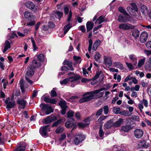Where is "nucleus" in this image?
Masks as SVG:
<instances>
[{
  "label": "nucleus",
  "mask_w": 151,
  "mask_h": 151,
  "mask_svg": "<svg viewBox=\"0 0 151 151\" xmlns=\"http://www.w3.org/2000/svg\"><path fill=\"white\" fill-rule=\"evenodd\" d=\"M104 89V88H102L93 91L87 92L83 95V97L80 100L79 102L82 103L89 101L92 99H94L96 94L98 93Z\"/></svg>",
  "instance_id": "f257e3e1"
},
{
  "label": "nucleus",
  "mask_w": 151,
  "mask_h": 151,
  "mask_svg": "<svg viewBox=\"0 0 151 151\" xmlns=\"http://www.w3.org/2000/svg\"><path fill=\"white\" fill-rule=\"evenodd\" d=\"M80 78V77L79 76L76 75L74 76L66 78L63 80L60 81V83L61 84H66L68 82L73 83L71 85V86L73 87L76 84H77L80 83L79 79Z\"/></svg>",
  "instance_id": "f03ea898"
},
{
  "label": "nucleus",
  "mask_w": 151,
  "mask_h": 151,
  "mask_svg": "<svg viewBox=\"0 0 151 151\" xmlns=\"http://www.w3.org/2000/svg\"><path fill=\"white\" fill-rule=\"evenodd\" d=\"M40 107L42 110L45 111V114H42L41 113H40V115L42 116L49 114L53 112V109L52 107L47 104L42 103L40 105Z\"/></svg>",
  "instance_id": "7ed1b4c3"
},
{
  "label": "nucleus",
  "mask_w": 151,
  "mask_h": 151,
  "mask_svg": "<svg viewBox=\"0 0 151 151\" xmlns=\"http://www.w3.org/2000/svg\"><path fill=\"white\" fill-rule=\"evenodd\" d=\"M135 26L132 25V24L127 23H121L119 25V28L120 29H123L124 30H128L130 29H134Z\"/></svg>",
  "instance_id": "20e7f679"
},
{
  "label": "nucleus",
  "mask_w": 151,
  "mask_h": 151,
  "mask_svg": "<svg viewBox=\"0 0 151 151\" xmlns=\"http://www.w3.org/2000/svg\"><path fill=\"white\" fill-rule=\"evenodd\" d=\"M7 109H10L14 108L15 105V101L13 99H11L9 97L6 99L5 101Z\"/></svg>",
  "instance_id": "39448f33"
},
{
  "label": "nucleus",
  "mask_w": 151,
  "mask_h": 151,
  "mask_svg": "<svg viewBox=\"0 0 151 151\" xmlns=\"http://www.w3.org/2000/svg\"><path fill=\"white\" fill-rule=\"evenodd\" d=\"M57 119V117L55 116L51 115L48 116L47 118L45 119L43 121V123L45 124L50 123L53 121H54Z\"/></svg>",
  "instance_id": "423d86ee"
},
{
  "label": "nucleus",
  "mask_w": 151,
  "mask_h": 151,
  "mask_svg": "<svg viewBox=\"0 0 151 151\" xmlns=\"http://www.w3.org/2000/svg\"><path fill=\"white\" fill-rule=\"evenodd\" d=\"M104 64L108 66H111L112 63L111 58L110 56H104L103 57Z\"/></svg>",
  "instance_id": "0eeeda50"
},
{
  "label": "nucleus",
  "mask_w": 151,
  "mask_h": 151,
  "mask_svg": "<svg viewBox=\"0 0 151 151\" xmlns=\"http://www.w3.org/2000/svg\"><path fill=\"white\" fill-rule=\"evenodd\" d=\"M27 146L25 142H21L17 145V148L14 151H24Z\"/></svg>",
  "instance_id": "6e6552de"
},
{
  "label": "nucleus",
  "mask_w": 151,
  "mask_h": 151,
  "mask_svg": "<svg viewBox=\"0 0 151 151\" xmlns=\"http://www.w3.org/2000/svg\"><path fill=\"white\" fill-rule=\"evenodd\" d=\"M41 128L40 129V132L42 136H46L47 134V131L50 132V128L49 125H47L43 127L42 129Z\"/></svg>",
  "instance_id": "1a4fd4ad"
},
{
  "label": "nucleus",
  "mask_w": 151,
  "mask_h": 151,
  "mask_svg": "<svg viewBox=\"0 0 151 151\" xmlns=\"http://www.w3.org/2000/svg\"><path fill=\"white\" fill-rule=\"evenodd\" d=\"M27 71L26 72V76H27L31 77L34 74V71L35 69L34 68V67L32 65H30L27 68Z\"/></svg>",
  "instance_id": "9d476101"
},
{
  "label": "nucleus",
  "mask_w": 151,
  "mask_h": 151,
  "mask_svg": "<svg viewBox=\"0 0 151 151\" xmlns=\"http://www.w3.org/2000/svg\"><path fill=\"white\" fill-rule=\"evenodd\" d=\"M148 37L147 33L145 32H142L140 36V41L143 43L146 41Z\"/></svg>",
  "instance_id": "9b49d317"
},
{
  "label": "nucleus",
  "mask_w": 151,
  "mask_h": 151,
  "mask_svg": "<svg viewBox=\"0 0 151 151\" xmlns=\"http://www.w3.org/2000/svg\"><path fill=\"white\" fill-rule=\"evenodd\" d=\"M85 138L84 136L78 134L75 138L74 142L76 145H78L79 143L81 142Z\"/></svg>",
  "instance_id": "f8f14e48"
},
{
  "label": "nucleus",
  "mask_w": 151,
  "mask_h": 151,
  "mask_svg": "<svg viewBox=\"0 0 151 151\" xmlns=\"http://www.w3.org/2000/svg\"><path fill=\"white\" fill-rule=\"evenodd\" d=\"M24 16L25 19L28 21L33 20L35 18V17L31 13L27 11L25 12Z\"/></svg>",
  "instance_id": "ddd939ff"
},
{
  "label": "nucleus",
  "mask_w": 151,
  "mask_h": 151,
  "mask_svg": "<svg viewBox=\"0 0 151 151\" xmlns=\"http://www.w3.org/2000/svg\"><path fill=\"white\" fill-rule=\"evenodd\" d=\"M74 120L73 118H70L65 122V125L67 128H71L74 125Z\"/></svg>",
  "instance_id": "4468645a"
},
{
  "label": "nucleus",
  "mask_w": 151,
  "mask_h": 151,
  "mask_svg": "<svg viewBox=\"0 0 151 151\" xmlns=\"http://www.w3.org/2000/svg\"><path fill=\"white\" fill-rule=\"evenodd\" d=\"M134 135L137 138L142 137L143 134V131L139 129H136L134 131Z\"/></svg>",
  "instance_id": "2eb2a0df"
},
{
  "label": "nucleus",
  "mask_w": 151,
  "mask_h": 151,
  "mask_svg": "<svg viewBox=\"0 0 151 151\" xmlns=\"http://www.w3.org/2000/svg\"><path fill=\"white\" fill-rule=\"evenodd\" d=\"M17 104L19 105V109H23L25 108L27 103L26 101L23 99H19L17 101Z\"/></svg>",
  "instance_id": "dca6fc26"
},
{
  "label": "nucleus",
  "mask_w": 151,
  "mask_h": 151,
  "mask_svg": "<svg viewBox=\"0 0 151 151\" xmlns=\"http://www.w3.org/2000/svg\"><path fill=\"white\" fill-rule=\"evenodd\" d=\"M129 21V19L126 15L120 14L118 18V21L121 22H124Z\"/></svg>",
  "instance_id": "f3484780"
},
{
  "label": "nucleus",
  "mask_w": 151,
  "mask_h": 151,
  "mask_svg": "<svg viewBox=\"0 0 151 151\" xmlns=\"http://www.w3.org/2000/svg\"><path fill=\"white\" fill-rule=\"evenodd\" d=\"M132 127L130 125H126L122 126L121 128V131L125 132H128L132 129Z\"/></svg>",
  "instance_id": "a211bd4d"
},
{
  "label": "nucleus",
  "mask_w": 151,
  "mask_h": 151,
  "mask_svg": "<svg viewBox=\"0 0 151 151\" xmlns=\"http://www.w3.org/2000/svg\"><path fill=\"white\" fill-rule=\"evenodd\" d=\"M41 65L40 62L39 61V60L34 59L32 63V64L30 65L33 66L34 68L35 69V68L40 67Z\"/></svg>",
  "instance_id": "6ab92c4d"
},
{
  "label": "nucleus",
  "mask_w": 151,
  "mask_h": 151,
  "mask_svg": "<svg viewBox=\"0 0 151 151\" xmlns=\"http://www.w3.org/2000/svg\"><path fill=\"white\" fill-rule=\"evenodd\" d=\"M129 58L130 60L133 62L134 66L136 65L137 60V57L135 55H131L129 56Z\"/></svg>",
  "instance_id": "aec40b11"
},
{
  "label": "nucleus",
  "mask_w": 151,
  "mask_h": 151,
  "mask_svg": "<svg viewBox=\"0 0 151 151\" xmlns=\"http://www.w3.org/2000/svg\"><path fill=\"white\" fill-rule=\"evenodd\" d=\"M25 5L27 8L30 9H33L35 7V5L31 1H28L24 4Z\"/></svg>",
  "instance_id": "412c9836"
},
{
  "label": "nucleus",
  "mask_w": 151,
  "mask_h": 151,
  "mask_svg": "<svg viewBox=\"0 0 151 151\" xmlns=\"http://www.w3.org/2000/svg\"><path fill=\"white\" fill-rule=\"evenodd\" d=\"M139 145L142 147L144 148H148L150 146L149 143L144 140L140 141Z\"/></svg>",
  "instance_id": "4be33fe9"
},
{
  "label": "nucleus",
  "mask_w": 151,
  "mask_h": 151,
  "mask_svg": "<svg viewBox=\"0 0 151 151\" xmlns=\"http://www.w3.org/2000/svg\"><path fill=\"white\" fill-rule=\"evenodd\" d=\"M140 10L142 14L144 15L147 14L148 12L147 7L144 5H142L141 7Z\"/></svg>",
  "instance_id": "5701e85b"
},
{
  "label": "nucleus",
  "mask_w": 151,
  "mask_h": 151,
  "mask_svg": "<svg viewBox=\"0 0 151 151\" xmlns=\"http://www.w3.org/2000/svg\"><path fill=\"white\" fill-rule=\"evenodd\" d=\"M93 23L91 22L88 21L86 24L87 31L88 32L91 30L93 27Z\"/></svg>",
  "instance_id": "b1692460"
},
{
  "label": "nucleus",
  "mask_w": 151,
  "mask_h": 151,
  "mask_svg": "<svg viewBox=\"0 0 151 151\" xmlns=\"http://www.w3.org/2000/svg\"><path fill=\"white\" fill-rule=\"evenodd\" d=\"M44 101L47 103H49L52 104H55L56 102V101L55 99H51L47 97H45Z\"/></svg>",
  "instance_id": "393cba45"
},
{
  "label": "nucleus",
  "mask_w": 151,
  "mask_h": 151,
  "mask_svg": "<svg viewBox=\"0 0 151 151\" xmlns=\"http://www.w3.org/2000/svg\"><path fill=\"white\" fill-rule=\"evenodd\" d=\"M65 65H67L69 68L68 70L73 71L74 69L72 67V64L71 62L68 60H65L63 62Z\"/></svg>",
  "instance_id": "a878e982"
},
{
  "label": "nucleus",
  "mask_w": 151,
  "mask_h": 151,
  "mask_svg": "<svg viewBox=\"0 0 151 151\" xmlns=\"http://www.w3.org/2000/svg\"><path fill=\"white\" fill-rule=\"evenodd\" d=\"M123 122V119H119L113 124V126L115 127H119L122 124Z\"/></svg>",
  "instance_id": "bb28decb"
},
{
  "label": "nucleus",
  "mask_w": 151,
  "mask_h": 151,
  "mask_svg": "<svg viewBox=\"0 0 151 151\" xmlns=\"http://www.w3.org/2000/svg\"><path fill=\"white\" fill-rule=\"evenodd\" d=\"M100 41L99 40H96L93 44L92 50L94 51H95L97 49L98 46L100 45Z\"/></svg>",
  "instance_id": "cd10ccee"
},
{
  "label": "nucleus",
  "mask_w": 151,
  "mask_h": 151,
  "mask_svg": "<svg viewBox=\"0 0 151 151\" xmlns=\"http://www.w3.org/2000/svg\"><path fill=\"white\" fill-rule=\"evenodd\" d=\"M71 24L70 23L65 25L64 27V34L65 35L68 30L72 27Z\"/></svg>",
  "instance_id": "c85d7f7f"
},
{
  "label": "nucleus",
  "mask_w": 151,
  "mask_h": 151,
  "mask_svg": "<svg viewBox=\"0 0 151 151\" xmlns=\"http://www.w3.org/2000/svg\"><path fill=\"white\" fill-rule=\"evenodd\" d=\"M145 58L144 57L139 61L137 65V66L139 68H140L145 63Z\"/></svg>",
  "instance_id": "c756f323"
},
{
  "label": "nucleus",
  "mask_w": 151,
  "mask_h": 151,
  "mask_svg": "<svg viewBox=\"0 0 151 151\" xmlns=\"http://www.w3.org/2000/svg\"><path fill=\"white\" fill-rule=\"evenodd\" d=\"M5 47L3 50V52H5L10 47V45L9 42L8 40L6 41L5 43Z\"/></svg>",
  "instance_id": "7c9ffc66"
},
{
  "label": "nucleus",
  "mask_w": 151,
  "mask_h": 151,
  "mask_svg": "<svg viewBox=\"0 0 151 151\" xmlns=\"http://www.w3.org/2000/svg\"><path fill=\"white\" fill-rule=\"evenodd\" d=\"M105 16H101L96 20L95 23H98L99 24H100L104 22V19Z\"/></svg>",
  "instance_id": "2f4dec72"
},
{
  "label": "nucleus",
  "mask_w": 151,
  "mask_h": 151,
  "mask_svg": "<svg viewBox=\"0 0 151 151\" xmlns=\"http://www.w3.org/2000/svg\"><path fill=\"white\" fill-rule=\"evenodd\" d=\"M114 66L119 68L122 69L123 68V65L122 63L119 62H115L114 63Z\"/></svg>",
  "instance_id": "473e14b6"
},
{
  "label": "nucleus",
  "mask_w": 151,
  "mask_h": 151,
  "mask_svg": "<svg viewBox=\"0 0 151 151\" xmlns=\"http://www.w3.org/2000/svg\"><path fill=\"white\" fill-rule=\"evenodd\" d=\"M113 125V123L111 121H109L107 122L105 124L104 127L106 129H108L110 128Z\"/></svg>",
  "instance_id": "72a5a7b5"
},
{
  "label": "nucleus",
  "mask_w": 151,
  "mask_h": 151,
  "mask_svg": "<svg viewBox=\"0 0 151 151\" xmlns=\"http://www.w3.org/2000/svg\"><path fill=\"white\" fill-rule=\"evenodd\" d=\"M132 35L135 38H137L139 35V32L137 29H134L133 31Z\"/></svg>",
  "instance_id": "f704fd0d"
},
{
  "label": "nucleus",
  "mask_w": 151,
  "mask_h": 151,
  "mask_svg": "<svg viewBox=\"0 0 151 151\" xmlns=\"http://www.w3.org/2000/svg\"><path fill=\"white\" fill-rule=\"evenodd\" d=\"M66 103L65 100H61L59 104L61 108H67Z\"/></svg>",
  "instance_id": "c9c22d12"
},
{
  "label": "nucleus",
  "mask_w": 151,
  "mask_h": 151,
  "mask_svg": "<svg viewBox=\"0 0 151 151\" xmlns=\"http://www.w3.org/2000/svg\"><path fill=\"white\" fill-rule=\"evenodd\" d=\"M64 129L63 127H59L57 128L55 130V132L56 133L59 134L62 132L64 131Z\"/></svg>",
  "instance_id": "e433bc0d"
},
{
  "label": "nucleus",
  "mask_w": 151,
  "mask_h": 151,
  "mask_svg": "<svg viewBox=\"0 0 151 151\" xmlns=\"http://www.w3.org/2000/svg\"><path fill=\"white\" fill-rule=\"evenodd\" d=\"M101 56V55L98 52H96L94 56V58L95 60L97 62L98 61Z\"/></svg>",
  "instance_id": "4c0bfd02"
},
{
  "label": "nucleus",
  "mask_w": 151,
  "mask_h": 151,
  "mask_svg": "<svg viewBox=\"0 0 151 151\" xmlns=\"http://www.w3.org/2000/svg\"><path fill=\"white\" fill-rule=\"evenodd\" d=\"M37 58L38 60L40 62H42L44 59V55L42 54H40L37 55Z\"/></svg>",
  "instance_id": "58836bf2"
},
{
  "label": "nucleus",
  "mask_w": 151,
  "mask_h": 151,
  "mask_svg": "<svg viewBox=\"0 0 151 151\" xmlns=\"http://www.w3.org/2000/svg\"><path fill=\"white\" fill-rule=\"evenodd\" d=\"M127 9L128 11L129 12L130 14L132 15H134V13L133 12L134 11L133 10V9L131 8L130 6H128L127 8Z\"/></svg>",
  "instance_id": "ea45409f"
},
{
  "label": "nucleus",
  "mask_w": 151,
  "mask_h": 151,
  "mask_svg": "<svg viewBox=\"0 0 151 151\" xmlns=\"http://www.w3.org/2000/svg\"><path fill=\"white\" fill-rule=\"evenodd\" d=\"M103 109V110L104 111V114H107L109 111V109L108 106H104Z\"/></svg>",
  "instance_id": "a19ab883"
},
{
  "label": "nucleus",
  "mask_w": 151,
  "mask_h": 151,
  "mask_svg": "<svg viewBox=\"0 0 151 151\" xmlns=\"http://www.w3.org/2000/svg\"><path fill=\"white\" fill-rule=\"evenodd\" d=\"M104 132L102 128V126H101L99 130V133L100 137H103Z\"/></svg>",
  "instance_id": "79ce46f5"
},
{
  "label": "nucleus",
  "mask_w": 151,
  "mask_h": 151,
  "mask_svg": "<svg viewBox=\"0 0 151 151\" xmlns=\"http://www.w3.org/2000/svg\"><path fill=\"white\" fill-rule=\"evenodd\" d=\"M1 134L0 132V144H3L6 141V140L4 139V137L1 136Z\"/></svg>",
  "instance_id": "37998d69"
},
{
  "label": "nucleus",
  "mask_w": 151,
  "mask_h": 151,
  "mask_svg": "<svg viewBox=\"0 0 151 151\" xmlns=\"http://www.w3.org/2000/svg\"><path fill=\"white\" fill-rule=\"evenodd\" d=\"M94 115V114H92L91 116H89L86 118L84 121L86 122H88L92 119V117Z\"/></svg>",
  "instance_id": "c03bdc74"
},
{
  "label": "nucleus",
  "mask_w": 151,
  "mask_h": 151,
  "mask_svg": "<svg viewBox=\"0 0 151 151\" xmlns=\"http://www.w3.org/2000/svg\"><path fill=\"white\" fill-rule=\"evenodd\" d=\"M104 93L103 92H100L98 94V93L96 94L95 96V99H96L101 97L104 95Z\"/></svg>",
  "instance_id": "a18cd8bd"
},
{
  "label": "nucleus",
  "mask_w": 151,
  "mask_h": 151,
  "mask_svg": "<svg viewBox=\"0 0 151 151\" xmlns=\"http://www.w3.org/2000/svg\"><path fill=\"white\" fill-rule=\"evenodd\" d=\"M62 122V119H60L58 120L57 121L54 123L52 125V126H57L59 124H60Z\"/></svg>",
  "instance_id": "49530a36"
},
{
  "label": "nucleus",
  "mask_w": 151,
  "mask_h": 151,
  "mask_svg": "<svg viewBox=\"0 0 151 151\" xmlns=\"http://www.w3.org/2000/svg\"><path fill=\"white\" fill-rule=\"evenodd\" d=\"M51 97H54L57 95V93L55 91V88H53L51 91Z\"/></svg>",
  "instance_id": "de8ad7c7"
},
{
  "label": "nucleus",
  "mask_w": 151,
  "mask_h": 151,
  "mask_svg": "<svg viewBox=\"0 0 151 151\" xmlns=\"http://www.w3.org/2000/svg\"><path fill=\"white\" fill-rule=\"evenodd\" d=\"M118 10L119 11L123 13V14L127 15V14L126 13V11L124 9L123 7H119V8Z\"/></svg>",
  "instance_id": "09e8293b"
},
{
  "label": "nucleus",
  "mask_w": 151,
  "mask_h": 151,
  "mask_svg": "<svg viewBox=\"0 0 151 151\" xmlns=\"http://www.w3.org/2000/svg\"><path fill=\"white\" fill-rule=\"evenodd\" d=\"M132 6V8L134 11H135L136 12H137L138 11V9L137 6L136 4L134 3H132L131 4Z\"/></svg>",
  "instance_id": "8fccbe9b"
},
{
  "label": "nucleus",
  "mask_w": 151,
  "mask_h": 151,
  "mask_svg": "<svg viewBox=\"0 0 151 151\" xmlns=\"http://www.w3.org/2000/svg\"><path fill=\"white\" fill-rule=\"evenodd\" d=\"M126 64L129 69L131 70L133 69L134 67L132 64L127 62H126Z\"/></svg>",
  "instance_id": "3c124183"
},
{
  "label": "nucleus",
  "mask_w": 151,
  "mask_h": 151,
  "mask_svg": "<svg viewBox=\"0 0 151 151\" xmlns=\"http://www.w3.org/2000/svg\"><path fill=\"white\" fill-rule=\"evenodd\" d=\"M74 114V112L72 111H70L67 113V115L68 117H71Z\"/></svg>",
  "instance_id": "603ef678"
},
{
  "label": "nucleus",
  "mask_w": 151,
  "mask_h": 151,
  "mask_svg": "<svg viewBox=\"0 0 151 151\" xmlns=\"http://www.w3.org/2000/svg\"><path fill=\"white\" fill-rule=\"evenodd\" d=\"M103 111V109L102 108H101L99 109L96 113V115L97 116H99L102 113Z\"/></svg>",
  "instance_id": "864d4df0"
},
{
  "label": "nucleus",
  "mask_w": 151,
  "mask_h": 151,
  "mask_svg": "<svg viewBox=\"0 0 151 151\" xmlns=\"http://www.w3.org/2000/svg\"><path fill=\"white\" fill-rule=\"evenodd\" d=\"M20 87L22 91L24 92V83L23 82L20 81Z\"/></svg>",
  "instance_id": "5fc2aeb1"
},
{
  "label": "nucleus",
  "mask_w": 151,
  "mask_h": 151,
  "mask_svg": "<svg viewBox=\"0 0 151 151\" xmlns=\"http://www.w3.org/2000/svg\"><path fill=\"white\" fill-rule=\"evenodd\" d=\"M113 110L114 112L115 113L118 114L120 113L121 109L119 108H114Z\"/></svg>",
  "instance_id": "6e6d98bb"
},
{
  "label": "nucleus",
  "mask_w": 151,
  "mask_h": 151,
  "mask_svg": "<svg viewBox=\"0 0 151 151\" xmlns=\"http://www.w3.org/2000/svg\"><path fill=\"white\" fill-rule=\"evenodd\" d=\"M107 117L106 116H101L98 119V121L99 122H101Z\"/></svg>",
  "instance_id": "4d7b16f0"
},
{
  "label": "nucleus",
  "mask_w": 151,
  "mask_h": 151,
  "mask_svg": "<svg viewBox=\"0 0 151 151\" xmlns=\"http://www.w3.org/2000/svg\"><path fill=\"white\" fill-rule=\"evenodd\" d=\"M78 29L83 32H84L86 31V29L83 26H81L79 27Z\"/></svg>",
  "instance_id": "13d9d810"
},
{
  "label": "nucleus",
  "mask_w": 151,
  "mask_h": 151,
  "mask_svg": "<svg viewBox=\"0 0 151 151\" xmlns=\"http://www.w3.org/2000/svg\"><path fill=\"white\" fill-rule=\"evenodd\" d=\"M146 45L148 49H151V41L147 42L146 43Z\"/></svg>",
  "instance_id": "bf43d9fd"
},
{
  "label": "nucleus",
  "mask_w": 151,
  "mask_h": 151,
  "mask_svg": "<svg viewBox=\"0 0 151 151\" xmlns=\"http://www.w3.org/2000/svg\"><path fill=\"white\" fill-rule=\"evenodd\" d=\"M142 104L144 105L146 107H147L148 106V102L145 99H143V103Z\"/></svg>",
  "instance_id": "052dcab7"
},
{
  "label": "nucleus",
  "mask_w": 151,
  "mask_h": 151,
  "mask_svg": "<svg viewBox=\"0 0 151 151\" xmlns=\"http://www.w3.org/2000/svg\"><path fill=\"white\" fill-rule=\"evenodd\" d=\"M101 72H96L95 76L93 78L94 79L96 80L99 77L100 75Z\"/></svg>",
  "instance_id": "680f3d73"
},
{
  "label": "nucleus",
  "mask_w": 151,
  "mask_h": 151,
  "mask_svg": "<svg viewBox=\"0 0 151 151\" xmlns=\"http://www.w3.org/2000/svg\"><path fill=\"white\" fill-rule=\"evenodd\" d=\"M72 13L71 11H70L69 12V13L68 15V18L67 20L68 22H69L70 21V20L71 18V17H72Z\"/></svg>",
  "instance_id": "e2e57ef3"
},
{
  "label": "nucleus",
  "mask_w": 151,
  "mask_h": 151,
  "mask_svg": "<svg viewBox=\"0 0 151 151\" xmlns=\"http://www.w3.org/2000/svg\"><path fill=\"white\" fill-rule=\"evenodd\" d=\"M35 22L34 21H31V22L27 23V25L28 26H32L35 23Z\"/></svg>",
  "instance_id": "0e129e2a"
},
{
  "label": "nucleus",
  "mask_w": 151,
  "mask_h": 151,
  "mask_svg": "<svg viewBox=\"0 0 151 151\" xmlns=\"http://www.w3.org/2000/svg\"><path fill=\"white\" fill-rule=\"evenodd\" d=\"M64 9L65 14H67L69 12V9L68 7L67 6H66L64 7Z\"/></svg>",
  "instance_id": "69168bd1"
},
{
  "label": "nucleus",
  "mask_w": 151,
  "mask_h": 151,
  "mask_svg": "<svg viewBox=\"0 0 151 151\" xmlns=\"http://www.w3.org/2000/svg\"><path fill=\"white\" fill-rule=\"evenodd\" d=\"M127 108L130 112H132L134 110V108L133 107L130 106H127Z\"/></svg>",
  "instance_id": "338daca9"
},
{
  "label": "nucleus",
  "mask_w": 151,
  "mask_h": 151,
  "mask_svg": "<svg viewBox=\"0 0 151 151\" xmlns=\"http://www.w3.org/2000/svg\"><path fill=\"white\" fill-rule=\"evenodd\" d=\"M144 52L147 56H149L151 55V50H146L144 51Z\"/></svg>",
  "instance_id": "774afa93"
}]
</instances>
